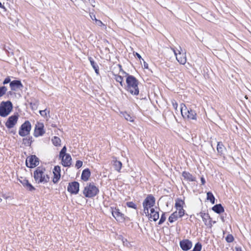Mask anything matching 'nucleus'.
<instances>
[{"label":"nucleus","instance_id":"c756f323","mask_svg":"<svg viewBox=\"0 0 251 251\" xmlns=\"http://www.w3.org/2000/svg\"><path fill=\"white\" fill-rule=\"evenodd\" d=\"M66 151H67V148H66V146H64L63 147V148L61 149V150L59 153V158H61V159H62L66 156V155L67 154V153H66Z\"/></svg>","mask_w":251,"mask_h":251},{"label":"nucleus","instance_id":"a878e982","mask_svg":"<svg viewBox=\"0 0 251 251\" xmlns=\"http://www.w3.org/2000/svg\"><path fill=\"white\" fill-rule=\"evenodd\" d=\"M33 142L32 137L31 136L23 138V143L27 146H30Z\"/></svg>","mask_w":251,"mask_h":251},{"label":"nucleus","instance_id":"5fc2aeb1","mask_svg":"<svg viewBox=\"0 0 251 251\" xmlns=\"http://www.w3.org/2000/svg\"><path fill=\"white\" fill-rule=\"evenodd\" d=\"M144 68L148 69V64L145 61H144Z\"/></svg>","mask_w":251,"mask_h":251},{"label":"nucleus","instance_id":"052dcab7","mask_svg":"<svg viewBox=\"0 0 251 251\" xmlns=\"http://www.w3.org/2000/svg\"><path fill=\"white\" fill-rule=\"evenodd\" d=\"M10 133H12L13 134H15L16 133V130H11L10 131Z\"/></svg>","mask_w":251,"mask_h":251},{"label":"nucleus","instance_id":"49530a36","mask_svg":"<svg viewBox=\"0 0 251 251\" xmlns=\"http://www.w3.org/2000/svg\"><path fill=\"white\" fill-rule=\"evenodd\" d=\"M143 208H144V210L145 213L146 214H148V215H149V208H151V207H148V206H147L146 205H143Z\"/></svg>","mask_w":251,"mask_h":251},{"label":"nucleus","instance_id":"7ed1b4c3","mask_svg":"<svg viewBox=\"0 0 251 251\" xmlns=\"http://www.w3.org/2000/svg\"><path fill=\"white\" fill-rule=\"evenodd\" d=\"M82 192L85 197L91 198L98 194L99 189L95 185L94 183H87Z\"/></svg>","mask_w":251,"mask_h":251},{"label":"nucleus","instance_id":"c9c22d12","mask_svg":"<svg viewBox=\"0 0 251 251\" xmlns=\"http://www.w3.org/2000/svg\"><path fill=\"white\" fill-rule=\"evenodd\" d=\"M150 218H152L154 221H156L159 218V212L156 211L152 214H150Z\"/></svg>","mask_w":251,"mask_h":251},{"label":"nucleus","instance_id":"dca6fc26","mask_svg":"<svg viewBox=\"0 0 251 251\" xmlns=\"http://www.w3.org/2000/svg\"><path fill=\"white\" fill-rule=\"evenodd\" d=\"M44 127V126L43 124H38V126L36 125L34 132V136L37 137L43 135L45 132Z\"/></svg>","mask_w":251,"mask_h":251},{"label":"nucleus","instance_id":"2f4dec72","mask_svg":"<svg viewBox=\"0 0 251 251\" xmlns=\"http://www.w3.org/2000/svg\"><path fill=\"white\" fill-rule=\"evenodd\" d=\"M53 178L52 179V181L54 183H56L58 182V181H59V180L60 178L61 174H57L55 173H53Z\"/></svg>","mask_w":251,"mask_h":251},{"label":"nucleus","instance_id":"473e14b6","mask_svg":"<svg viewBox=\"0 0 251 251\" xmlns=\"http://www.w3.org/2000/svg\"><path fill=\"white\" fill-rule=\"evenodd\" d=\"M123 115L126 120L130 121L131 122H133L134 120L133 118L127 113L124 112L123 113Z\"/></svg>","mask_w":251,"mask_h":251},{"label":"nucleus","instance_id":"6ab92c4d","mask_svg":"<svg viewBox=\"0 0 251 251\" xmlns=\"http://www.w3.org/2000/svg\"><path fill=\"white\" fill-rule=\"evenodd\" d=\"M182 176L184 177V179L189 181H195L196 177L193 176L192 174L189 172L184 171L182 173Z\"/></svg>","mask_w":251,"mask_h":251},{"label":"nucleus","instance_id":"b1692460","mask_svg":"<svg viewBox=\"0 0 251 251\" xmlns=\"http://www.w3.org/2000/svg\"><path fill=\"white\" fill-rule=\"evenodd\" d=\"M224 146L223 144V143L221 142H218L217 146V150L218 152V153L220 155H222L224 153Z\"/></svg>","mask_w":251,"mask_h":251},{"label":"nucleus","instance_id":"c03bdc74","mask_svg":"<svg viewBox=\"0 0 251 251\" xmlns=\"http://www.w3.org/2000/svg\"><path fill=\"white\" fill-rule=\"evenodd\" d=\"M11 81H11L10 76H7L4 79V80L2 82V84L3 85H6L8 83H9V85H10V82H11Z\"/></svg>","mask_w":251,"mask_h":251},{"label":"nucleus","instance_id":"603ef678","mask_svg":"<svg viewBox=\"0 0 251 251\" xmlns=\"http://www.w3.org/2000/svg\"><path fill=\"white\" fill-rule=\"evenodd\" d=\"M201 181L202 185H204L205 183V179L203 176L201 177Z\"/></svg>","mask_w":251,"mask_h":251},{"label":"nucleus","instance_id":"f3484780","mask_svg":"<svg viewBox=\"0 0 251 251\" xmlns=\"http://www.w3.org/2000/svg\"><path fill=\"white\" fill-rule=\"evenodd\" d=\"M72 157L69 154L61 159L62 164L64 167H70L71 165Z\"/></svg>","mask_w":251,"mask_h":251},{"label":"nucleus","instance_id":"69168bd1","mask_svg":"<svg viewBox=\"0 0 251 251\" xmlns=\"http://www.w3.org/2000/svg\"><path fill=\"white\" fill-rule=\"evenodd\" d=\"M105 50H106L107 51H109V49L107 47L105 48Z\"/></svg>","mask_w":251,"mask_h":251},{"label":"nucleus","instance_id":"680f3d73","mask_svg":"<svg viewBox=\"0 0 251 251\" xmlns=\"http://www.w3.org/2000/svg\"><path fill=\"white\" fill-rule=\"evenodd\" d=\"M13 94L12 91H10L7 92V95H11Z\"/></svg>","mask_w":251,"mask_h":251},{"label":"nucleus","instance_id":"7c9ffc66","mask_svg":"<svg viewBox=\"0 0 251 251\" xmlns=\"http://www.w3.org/2000/svg\"><path fill=\"white\" fill-rule=\"evenodd\" d=\"M202 248L201 244L200 242H197L191 251H201Z\"/></svg>","mask_w":251,"mask_h":251},{"label":"nucleus","instance_id":"a211bd4d","mask_svg":"<svg viewBox=\"0 0 251 251\" xmlns=\"http://www.w3.org/2000/svg\"><path fill=\"white\" fill-rule=\"evenodd\" d=\"M91 175V172L88 168L85 169L82 171L81 178L84 181L88 180Z\"/></svg>","mask_w":251,"mask_h":251},{"label":"nucleus","instance_id":"bf43d9fd","mask_svg":"<svg viewBox=\"0 0 251 251\" xmlns=\"http://www.w3.org/2000/svg\"><path fill=\"white\" fill-rule=\"evenodd\" d=\"M146 96L144 97V95H143L142 94H140V99L141 100L146 99Z\"/></svg>","mask_w":251,"mask_h":251},{"label":"nucleus","instance_id":"f03ea898","mask_svg":"<svg viewBox=\"0 0 251 251\" xmlns=\"http://www.w3.org/2000/svg\"><path fill=\"white\" fill-rule=\"evenodd\" d=\"M45 168L41 166L38 167L33 173V177L35 182L38 183H46L50 180V177L45 174Z\"/></svg>","mask_w":251,"mask_h":251},{"label":"nucleus","instance_id":"5701e85b","mask_svg":"<svg viewBox=\"0 0 251 251\" xmlns=\"http://www.w3.org/2000/svg\"><path fill=\"white\" fill-rule=\"evenodd\" d=\"M178 218H179V216L177 215V211L173 212L169 217L168 221L171 223H172L174 222L175 221H176L178 219Z\"/></svg>","mask_w":251,"mask_h":251},{"label":"nucleus","instance_id":"338daca9","mask_svg":"<svg viewBox=\"0 0 251 251\" xmlns=\"http://www.w3.org/2000/svg\"><path fill=\"white\" fill-rule=\"evenodd\" d=\"M216 223V221H212V225H213V224H215Z\"/></svg>","mask_w":251,"mask_h":251},{"label":"nucleus","instance_id":"4c0bfd02","mask_svg":"<svg viewBox=\"0 0 251 251\" xmlns=\"http://www.w3.org/2000/svg\"><path fill=\"white\" fill-rule=\"evenodd\" d=\"M127 207L132 208L135 209H137L136 205L132 201H128L126 203Z\"/></svg>","mask_w":251,"mask_h":251},{"label":"nucleus","instance_id":"f8f14e48","mask_svg":"<svg viewBox=\"0 0 251 251\" xmlns=\"http://www.w3.org/2000/svg\"><path fill=\"white\" fill-rule=\"evenodd\" d=\"M18 180L26 190L29 191H33L35 190V187L25 178L21 177L20 178H18Z\"/></svg>","mask_w":251,"mask_h":251},{"label":"nucleus","instance_id":"3c124183","mask_svg":"<svg viewBox=\"0 0 251 251\" xmlns=\"http://www.w3.org/2000/svg\"><path fill=\"white\" fill-rule=\"evenodd\" d=\"M172 104H173V107L176 110H177V103L176 101H173L172 102Z\"/></svg>","mask_w":251,"mask_h":251},{"label":"nucleus","instance_id":"0e129e2a","mask_svg":"<svg viewBox=\"0 0 251 251\" xmlns=\"http://www.w3.org/2000/svg\"><path fill=\"white\" fill-rule=\"evenodd\" d=\"M221 219L223 222H225L224 217L221 216Z\"/></svg>","mask_w":251,"mask_h":251},{"label":"nucleus","instance_id":"f704fd0d","mask_svg":"<svg viewBox=\"0 0 251 251\" xmlns=\"http://www.w3.org/2000/svg\"><path fill=\"white\" fill-rule=\"evenodd\" d=\"M7 88L5 86L0 87V98L3 96L6 92Z\"/></svg>","mask_w":251,"mask_h":251},{"label":"nucleus","instance_id":"8fccbe9b","mask_svg":"<svg viewBox=\"0 0 251 251\" xmlns=\"http://www.w3.org/2000/svg\"><path fill=\"white\" fill-rule=\"evenodd\" d=\"M95 21L96 24L98 25L99 26H101L102 25H103L101 21L97 20L96 18H95Z\"/></svg>","mask_w":251,"mask_h":251},{"label":"nucleus","instance_id":"1a4fd4ad","mask_svg":"<svg viewBox=\"0 0 251 251\" xmlns=\"http://www.w3.org/2000/svg\"><path fill=\"white\" fill-rule=\"evenodd\" d=\"M18 118L19 115L18 113L14 114L9 117L5 123L6 127L8 129L13 128L17 124Z\"/></svg>","mask_w":251,"mask_h":251},{"label":"nucleus","instance_id":"e433bc0d","mask_svg":"<svg viewBox=\"0 0 251 251\" xmlns=\"http://www.w3.org/2000/svg\"><path fill=\"white\" fill-rule=\"evenodd\" d=\"M166 219L165 213L163 212L159 221L158 225H160L162 224L165 221Z\"/></svg>","mask_w":251,"mask_h":251},{"label":"nucleus","instance_id":"423d86ee","mask_svg":"<svg viewBox=\"0 0 251 251\" xmlns=\"http://www.w3.org/2000/svg\"><path fill=\"white\" fill-rule=\"evenodd\" d=\"M31 125L29 121H25L20 127L19 134L21 137H25L30 133Z\"/></svg>","mask_w":251,"mask_h":251},{"label":"nucleus","instance_id":"774afa93","mask_svg":"<svg viewBox=\"0 0 251 251\" xmlns=\"http://www.w3.org/2000/svg\"><path fill=\"white\" fill-rule=\"evenodd\" d=\"M119 66L120 68V69L122 70V69H121L122 68V66L121 65H119Z\"/></svg>","mask_w":251,"mask_h":251},{"label":"nucleus","instance_id":"09e8293b","mask_svg":"<svg viewBox=\"0 0 251 251\" xmlns=\"http://www.w3.org/2000/svg\"><path fill=\"white\" fill-rule=\"evenodd\" d=\"M87 3H89L92 6H95V1L94 0H87Z\"/></svg>","mask_w":251,"mask_h":251},{"label":"nucleus","instance_id":"37998d69","mask_svg":"<svg viewBox=\"0 0 251 251\" xmlns=\"http://www.w3.org/2000/svg\"><path fill=\"white\" fill-rule=\"evenodd\" d=\"M72 1L75 5H78L80 1L84 2V3H87V0H72Z\"/></svg>","mask_w":251,"mask_h":251},{"label":"nucleus","instance_id":"e2e57ef3","mask_svg":"<svg viewBox=\"0 0 251 251\" xmlns=\"http://www.w3.org/2000/svg\"><path fill=\"white\" fill-rule=\"evenodd\" d=\"M0 7L2 8H4V7L3 5L1 4V3L0 2Z\"/></svg>","mask_w":251,"mask_h":251},{"label":"nucleus","instance_id":"2eb2a0df","mask_svg":"<svg viewBox=\"0 0 251 251\" xmlns=\"http://www.w3.org/2000/svg\"><path fill=\"white\" fill-rule=\"evenodd\" d=\"M177 53L175 50H174V53L176 55V59L177 61L180 64L184 65L186 62V56L185 53H181L180 50H178Z\"/></svg>","mask_w":251,"mask_h":251},{"label":"nucleus","instance_id":"58836bf2","mask_svg":"<svg viewBox=\"0 0 251 251\" xmlns=\"http://www.w3.org/2000/svg\"><path fill=\"white\" fill-rule=\"evenodd\" d=\"M178 210L177 215L179 218L182 217L185 214V210L183 209V207L179 209H177Z\"/></svg>","mask_w":251,"mask_h":251},{"label":"nucleus","instance_id":"4d7b16f0","mask_svg":"<svg viewBox=\"0 0 251 251\" xmlns=\"http://www.w3.org/2000/svg\"><path fill=\"white\" fill-rule=\"evenodd\" d=\"M155 212H156V211H155V209L154 208H152L151 209V213H150V214H152L154 213H155Z\"/></svg>","mask_w":251,"mask_h":251},{"label":"nucleus","instance_id":"39448f33","mask_svg":"<svg viewBox=\"0 0 251 251\" xmlns=\"http://www.w3.org/2000/svg\"><path fill=\"white\" fill-rule=\"evenodd\" d=\"M13 109V104L10 100L2 101L0 103V116L5 117L7 116Z\"/></svg>","mask_w":251,"mask_h":251},{"label":"nucleus","instance_id":"6e6552de","mask_svg":"<svg viewBox=\"0 0 251 251\" xmlns=\"http://www.w3.org/2000/svg\"><path fill=\"white\" fill-rule=\"evenodd\" d=\"M39 164V159L35 155H31L27 157L25 161L26 166L33 168L37 166Z\"/></svg>","mask_w":251,"mask_h":251},{"label":"nucleus","instance_id":"ea45409f","mask_svg":"<svg viewBox=\"0 0 251 251\" xmlns=\"http://www.w3.org/2000/svg\"><path fill=\"white\" fill-rule=\"evenodd\" d=\"M226 240L227 243H231L233 241L234 238L231 234H228L226 237Z\"/></svg>","mask_w":251,"mask_h":251},{"label":"nucleus","instance_id":"aec40b11","mask_svg":"<svg viewBox=\"0 0 251 251\" xmlns=\"http://www.w3.org/2000/svg\"><path fill=\"white\" fill-rule=\"evenodd\" d=\"M212 210L217 214H221L224 212V208L221 204H217L212 207Z\"/></svg>","mask_w":251,"mask_h":251},{"label":"nucleus","instance_id":"20e7f679","mask_svg":"<svg viewBox=\"0 0 251 251\" xmlns=\"http://www.w3.org/2000/svg\"><path fill=\"white\" fill-rule=\"evenodd\" d=\"M180 111L184 118H187L190 120H196L197 114L196 111L190 108H188L183 103L180 104Z\"/></svg>","mask_w":251,"mask_h":251},{"label":"nucleus","instance_id":"6e6d98bb","mask_svg":"<svg viewBox=\"0 0 251 251\" xmlns=\"http://www.w3.org/2000/svg\"><path fill=\"white\" fill-rule=\"evenodd\" d=\"M90 17L93 20H95L96 16L93 14H90Z\"/></svg>","mask_w":251,"mask_h":251},{"label":"nucleus","instance_id":"a19ab883","mask_svg":"<svg viewBox=\"0 0 251 251\" xmlns=\"http://www.w3.org/2000/svg\"><path fill=\"white\" fill-rule=\"evenodd\" d=\"M61 172V168L59 166L57 165L54 166L53 170V173L55 174H60Z\"/></svg>","mask_w":251,"mask_h":251},{"label":"nucleus","instance_id":"cd10ccee","mask_svg":"<svg viewBox=\"0 0 251 251\" xmlns=\"http://www.w3.org/2000/svg\"><path fill=\"white\" fill-rule=\"evenodd\" d=\"M202 219V221L204 223V224L208 226V227H211L212 226V220H211V218L210 217V216H209V218H206V217H205V219Z\"/></svg>","mask_w":251,"mask_h":251},{"label":"nucleus","instance_id":"13d9d810","mask_svg":"<svg viewBox=\"0 0 251 251\" xmlns=\"http://www.w3.org/2000/svg\"><path fill=\"white\" fill-rule=\"evenodd\" d=\"M235 251H242V250L241 247H236Z\"/></svg>","mask_w":251,"mask_h":251},{"label":"nucleus","instance_id":"a18cd8bd","mask_svg":"<svg viewBox=\"0 0 251 251\" xmlns=\"http://www.w3.org/2000/svg\"><path fill=\"white\" fill-rule=\"evenodd\" d=\"M82 164H83V162H82V161L77 160L76 162L75 165V167L77 169H79V168H80V167H82Z\"/></svg>","mask_w":251,"mask_h":251},{"label":"nucleus","instance_id":"393cba45","mask_svg":"<svg viewBox=\"0 0 251 251\" xmlns=\"http://www.w3.org/2000/svg\"><path fill=\"white\" fill-rule=\"evenodd\" d=\"M184 204V201L180 199L177 198L176 200L175 207L176 208L179 209L183 207V204Z\"/></svg>","mask_w":251,"mask_h":251},{"label":"nucleus","instance_id":"9b49d317","mask_svg":"<svg viewBox=\"0 0 251 251\" xmlns=\"http://www.w3.org/2000/svg\"><path fill=\"white\" fill-rule=\"evenodd\" d=\"M192 245V242L188 239H183L179 242L180 247L184 251L190 250Z\"/></svg>","mask_w":251,"mask_h":251},{"label":"nucleus","instance_id":"9d476101","mask_svg":"<svg viewBox=\"0 0 251 251\" xmlns=\"http://www.w3.org/2000/svg\"><path fill=\"white\" fill-rule=\"evenodd\" d=\"M67 191L72 194H78L79 191V183L75 181L69 183Z\"/></svg>","mask_w":251,"mask_h":251},{"label":"nucleus","instance_id":"de8ad7c7","mask_svg":"<svg viewBox=\"0 0 251 251\" xmlns=\"http://www.w3.org/2000/svg\"><path fill=\"white\" fill-rule=\"evenodd\" d=\"M39 113L42 116H47V109L44 110H40Z\"/></svg>","mask_w":251,"mask_h":251},{"label":"nucleus","instance_id":"72a5a7b5","mask_svg":"<svg viewBox=\"0 0 251 251\" xmlns=\"http://www.w3.org/2000/svg\"><path fill=\"white\" fill-rule=\"evenodd\" d=\"M115 79L117 82H119L122 86H123V77L119 75H115Z\"/></svg>","mask_w":251,"mask_h":251},{"label":"nucleus","instance_id":"ddd939ff","mask_svg":"<svg viewBox=\"0 0 251 251\" xmlns=\"http://www.w3.org/2000/svg\"><path fill=\"white\" fill-rule=\"evenodd\" d=\"M11 90L16 91L18 90H21L24 86L20 80H14L10 82L9 85Z\"/></svg>","mask_w":251,"mask_h":251},{"label":"nucleus","instance_id":"bb28decb","mask_svg":"<svg viewBox=\"0 0 251 251\" xmlns=\"http://www.w3.org/2000/svg\"><path fill=\"white\" fill-rule=\"evenodd\" d=\"M207 200H209L212 204L215 203V198L211 192H208L207 193Z\"/></svg>","mask_w":251,"mask_h":251},{"label":"nucleus","instance_id":"c85d7f7f","mask_svg":"<svg viewBox=\"0 0 251 251\" xmlns=\"http://www.w3.org/2000/svg\"><path fill=\"white\" fill-rule=\"evenodd\" d=\"M52 144L55 146H58L60 145L61 140L59 137L57 136H54L52 139Z\"/></svg>","mask_w":251,"mask_h":251},{"label":"nucleus","instance_id":"4468645a","mask_svg":"<svg viewBox=\"0 0 251 251\" xmlns=\"http://www.w3.org/2000/svg\"><path fill=\"white\" fill-rule=\"evenodd\" d=\"M155 202V198L152 195H149L144 200L143 205L151 207L154 206Z\"/></svg>","mask_w":251,"mask_h":251},{"label":"nucleus","instance_id":"f257e3e1","mask_svg":"<svg viewBox=\"0 0 251 251\" xmlns=\"http://www.w3.org/2000/svg\"><path fill=\"white\" fill-rule=\"evenodd\" d=\"M123 73L127 76L126 78V85L125 87L126 90L133 95H139L138 80L133 75H129L124 72Z\"/></svg>","mask_w":251,"mask_h":251},{"label":"nucleus","instance_id":"79ce46f5","mask_svg":"<svg viewBox=\"0 0 251 251\" xmlns=\"http://www.w3.org/2000/svg\"><path fill=\"white\" fill-rule=\"evenodd\" d=\"M199 214L201 216L202 219H205V217H206V218H209V214L205 213L204 211H201Z\"/></svg>","mask_w":251,"mask_h":251},{"label":"nucleus","instance_id":"864d4df0","mask_svg":"<svg viewBox=\"0 0 251 251\" xmlns=\"http://www.w3.org/2000/svg\"><path fill=\"white\" fill-rule=\"evenodd\" d=\"M136 56L139 59H142L144 61V59L143 58H142L141 57V56L137 52L136 53Z\"/></svg>","mask_w":251,"mask_h":251},{"label":"nucleus","instance_id":"4be33fe9","mask_svg":"<svg viewBox=\"0 0 251 251\" xmlns=\"http://www.w3.org/2000/svg\"><path fill=\"white\" fill-rule=\"evenodd\" d=\"M89 60L90 61V64L94 69L95 73L97 75H99V67L96 62H95L93 58L91 57H89Z\"/></svg>","mask_w":251,"mask_h":251},{"label":"nucleus","instance_id":"0eeeda50","mask_svg":"<svg viewBox=\"0 0 251 251\" xmlns=\"http://www.w3.org/2000/svg\"><path fill=\"white\" fill-rule=\"evenodd\" d=\"M111 209L112 216L117 222L122 223L126 220H128L129 218L121 212L119 208L111 207Z\"/></svg>","mask_w":251,"mask_h":251},{"label":"nucleus","instance_id":"412c9836","mask_svg":"<svg viewBox=\"0 0 251 251\" xmlns=\"http://www.w3.org/2000/svg\"><path fill=\"white\" fill-rule=\"evenodd\" d=\"M112 162L115 170L118 172H120V170L122 167V162L120 161L117 160L116 158H114Z\"/></svg>","mask_w":251,"mask_h":251}]
</instances>
